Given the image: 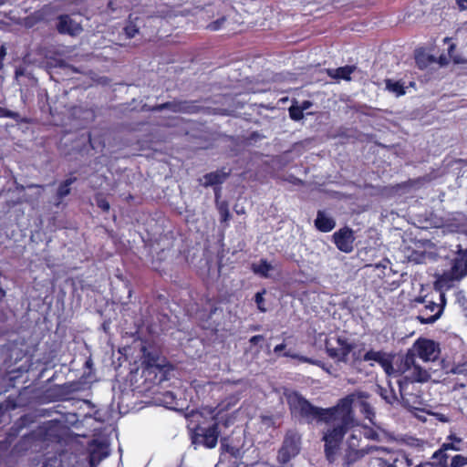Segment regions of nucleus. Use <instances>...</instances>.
Wrapping results in <instances>:
<instances>
[{
    "label": "nucleus",
    "instance_id": "nucleus-1",
    "mask_svg": "<svg viewBox=\"0 0 467 467\" xmlns=\"http://www.w3.org/2000/svg\"><path fill=\"white\" fill-rule=\"evenodd\" d=\"M369 395L364 391H355L337 400V404L329 408L315 406L298 391L285 394L286 402L293 418L307 424L326 423L331 424L324 432V451L327 459L333 457L345 435L354 427L358 426L353 405L360 400L363 406H368L366 400Z\"/></svg>",
    "mask_w": 467,
    "mask_h": 467
},
{
    "label": "nucleus",
    "instance_id": "nucleus-2",
    "mask_svg": "<svg viewBox=\"0 0 467 467\" xmlns=\"http://www.w3.org/2000/svg\"><path fill=\"white\" fill-rule=\"evenodd\" d=\"M337 347L335 348L332 347L328 341H326V352L329 358L338 362L346 363L348 359L349 354H351V364L353 366H358L364 362L361 352L364 349L365 344H361L362 348L355 350L356 344L349 342L346 337H337Z\"/></svg>",
    "mask_w": 467,
    "mask_h": 467
},
{
    "label": "nucleus",
    "instance_id": "nucleus-3",
    "mask_svg": "<svg viewBox=\"0 0 467 467\" xmlns=\"http://www.w3.org/2000/svg\"><path fill=\"white\" fill-rule=\"evenodd\" d=\"M220 434L221 430L217 421L213 422L208 427H202L197 424L191 429L192 442L201 444L208 449H213L217 445Z\"/></svg>",
    "mask_w": 467,
    "mask_h": 467
},
{
    "label": "nucleus",
    "instance_id": "nucleus-4",
    "mask_svg": "<svg viewBox=\"0 0 467 467\" xmlns=\"http://www.w3.org/2000/svg\"><path fill=\"white\" fill-rule=\"evenodd\" d=\"M378 467H411L413 462L402 451L383 450V454L375 458ZM414 467H424L422 462Z\"/></svg>",
    "mask_w": 467,
    "mask_h": 467
},
{
    "label": "nucleus",
    "instance_id": "nucleus-5",
    "mask_svg": "<svg viewBox=\"0 0 467 467\" xmlns=\"http://www.w3.org/2000/svg\"><path fill=\"white\" fill-rule=\"evenodd\" d=\"M301 438L292 431L286 432L282 446L278 451L277 461L281 464H286L300 451Z\"/></svg>",
    "mask_w": 467,
    "mask_h": 467
},
{
    "label": "nucleus",
    "instance_id": "nucleus-6",
    "mask_svg": "<svg viewBox=\"0 0 467 467\" xmlns=\"http://www.w3.org/2000/svg\"><path fill=\"white\" fill-rule=\"evenodd\" d=\"M399 385V392L400 403L410 409H414L416 405L420 404V390L417 389L415 383L407 379V378H400L397 381Z\"/></svg>",
    "mask_w": 467,
    "mask_h": 467
},
{
    "label": "nucleus",
    "instance_id": "nucleus-7",
    "mask_svg": "<svg viewBox=\"0 0 467 467\" xmlns=\"http://www.w3.org/2000/svg\"><path fill=\"white\" fill-rule=\"evenodd\" d=\"M36 434L42 441L59 443L62 441V426L58 420L44 422L36 431Z\"/></svg>",
    "mask_w": 467,
    "mask_h": 467
},
{
    "label": "nucleus",
    "instance_id": "nucleus-8",
    "mask_svg": "<svg viewBox=\"0 0 467 467\" xmlns=\"http://www.w3.org/2000/svg\"><path fill=\"white\" fill-rule=\"evenodd\" d=\"M364 361H375L388 376H398L399 372L393 367V357L382 350L370 348L363 355Z\"/></svg>",
    "mask_w": 467,
    "mask_h": 467
},
{
    "label": "nucleus",
    "instance_id": "nucleus-9",
    "mask_svg": "<svg viewBox=\"0 0 467 467\" xmlns=\"http://www.w3.org/2000/svg\"><path fill=\"white\" fill-rule=\"evenodd\" d=\"M171 369V366L167 363L150 365L149 368H142V377L146 382L152 385H160L168 379V375Z\"/></svg>",
    "mask_w": 467,
    "mask_h": 467
},
{
    "label": "nucleus",
    "instance_id": "nucleus-10",
    "mask_svg": "<svg viewBox=\"0 0 467 467\" xmlns=\"http://www.w3.org/2000/svg\"><path fill=\"white\" fill-rule=\"evenodd\" d=\"M441 305L440 306L435 302L429 301L424 308L420 311L417 319L420 324H432L441 317L445 305V296L443 294L441 295Z\"/></svg>",
    "mask_w": 467,
    "mask_h": 467
},
{
    "label": "nucleus",
    "instance_id": "nucleus-11",
    "mask_svg": "<svg viewBox=\"0 0 467 467\" xmlns=\"http://www.w3.org/2000/svg\"><path fill=\"white\" fill-rule=\"evenodd\" d=\"M332 238L335 245L339 251L346 254L353 251L355 236L351 228L348 226L340 228L333 234Z\"/></svg>",
    "mask_w": 467,
    "mask_h": 467
},
{
    "label": "nucleus",
    "instance_id": "nucleus-12",
    "mask_svg": "<svg viewBox=\"0 0 467 467\" xmlns=\"http://www.w3.org/2000/svg\"><path fill=\"white\" fill-rule=\"evenodd\" d=\"M56 28L61 35H68L70 36H76L80 34L83 30L80 24L73 20L69 15L63 14L57 17Z\"/></svg>",
    "mask_w": 467,
    "mask_h": 467
},
{
    "label": "nucleus",
    "instance_id": "nucleus-13",
    "mask_svg": "<svg viewBox=\"0 0 467 467\" xmlns=\"http://www.w3.org/2000/svg\"><path fill=\"white\" fill-rule=\"evenodd\" d=\"M141 367L149 368L150 365L167 363L166 358L161 355V350L152 344L143 345L141 348Z\"/></svg>",
    "mask_w": 467,
    "mask_h": 467
},
{
    "label": "nucleus",
    "instance_id": "nucleus-14",
    "mask_svg": "<svg viewBox=\"0 0 467 467\" xmlns=\"http://www.w3.org/2000/svg\"><path fill=\"white\" fill-rule=\"evenodd\" d=\"M455 256L452 259L451 274L453 277L461 279L467 275V248L461 244L456 245Z\"/></svg>",
    "mask_w": 467,
    "mask_h": 467
},
{
    "label": "nucleus",
    "instance_id": "nucleus-15",
    "mask_svg": "<svg viewBox=\"0 0 467 467\" xmlns=\"http://www.w3.org/2000/svg\"><path fill=\"white\" fill-rule=\"evenodd\" d=\"M413 348L417 353V356L424 361H430L435 359L437 355V344L427 338H419L413 345Z\"/></svg>",
    "mask_w": 467,
    "mask_h": 467
},
{
    "label": "nucleus",
    "instance_id": "nucleus-16",
    "mask_svg": "<svg viewBox=\"0 0 467 467\" xmlns=\"http://www.w3.org/2000/svg\"><path fill=\"white\" fill-rule=\"evenodd\" d=\"M373 449L374 447L372 446H366L364 448L347 447L342 457V465L344 467H350L361 461Z\"/></svg>",
    "mask_w": 467,
    "mask_h": 467
},
{
    "label": "nucleus",
    "instance_id": "nucleus-17",
    "mask_svg": "<svg viewBox=\"0 0 467 467\" xmlns=\"http://www.w3.org/2000/svg\"><path fill=\"white\" fill-rule=\"evenodd\" d=\"M108 456V446L104 442L93 441L92 447L88 453L89 466L97 467L99 463Z\"/></svg>",
    "mask_w": 467,
    "mask_h": 467
},
{
    "label": "nucleus",
    "instance_id": "nucleus-18",
    "mask_svg": "<svg viewBox=\"0 0 467 467\" xmlns=\"http://www.w3.org/2000/svg\"><path fill=\"white\" fill-rule=\"evenodd\" d=\"M377 393L389 405L393 406L400 401L399 396L389 380L387 382L386 386L377 385Z\"/></svg>",
    "mask_w": 467,
    "mask_h": 467
},
{
    "label": "nucleus",
    "instance_id": "nucleus-19",
    "mask_svg": "<svg viewBox=\"0 0 467 467\" xmlns=\"http://www.w3.org/2000/svg\"><path fill=\"white\" fill-rule=\"evenodd\" d=\"M316 228L322 233H328L336 226V221L331 216L326 214L324 211H317L315 220Z\"/></svg>",
    "mask_w": 467,
    "mask_h": 467
},
{
    "label": "nucleus",
    "instance_id": "nucleus-20",
    "mask_svg": "<svg viewBox=\"0 0 467 467\" xmlns=\"http://www.w3.org/2000/svg\"><path fill=\"white\" fill-rule=\"evenodd\" d=\"M400 376L401 378H407V379H410V381H412L413 383L427 382L431 378L430 373L419 365L414 366V368L409 370L407 374Z\"/></svg>",
    "mask_w": 467,
    "mask_h": 467
},
{
    "label": "nucleus",
    "instance_id": "nucleus-21",
    "mask_svg": "<svg viewBox=\"0 0 467 467\" xmlns=\"http://www.w3.org/2000/svg\"><path fill=\"white\" fill-rule=\"evenodd\" d=\"M77 182L76 177H69L60 182L56 192V206H59L65 197L70 194V186Z\"/></svg>",
    "mask_w": 467,
    "mask_h": 467
},
{
    "label": "nucleus",
    "instance_id": "nucleus-22",
    "mask_svg": "<svg viewBox=\"0 0 467 467\" xmlns=\"http://www.w3.org/2000/svg\"><path fill=\"white\" fill-rule=\"evenodd\" d=\"M230 172H224L223 171H215L209 173H206L203 178L205 180L203 186H218L225 182V180L229 177Z\"/></svg>",
    "mask_w": 467,
    "mask_h": 467
},
{
    "label": "nucleus",
    "instance_id": "nucleus-23",
    "mask_svg": "<svg viewBox=\"0 0 467 467\" xmlns=\"http://www.w3.org/2000/svg\"><path fill=\"white\" fill-rule=\"evenodd\" d=\"M448 458L446 451L440 448L432 455V459L436 462H425L422 464L424 467H448Z\"/></svg>",
    "mask_w": 467,
    "mask_h": 467
},
{
    "label": "nucleus",
    "instance_id": "nucleus-24",
    "mask_svg": "<svg viewBox=\"0 0 467 467\" xmlns=\"http://www.w3.org/2000/svg\"><path fill=\"white\" fill-rule=\"evenodd\" d=\"M197 101L178 99L179 113L197 114L202 110V107L196 104Z\"/></svg>",
    "mask_w": 467,
    "mask_h": 467
},
{
    "label": "nucleus",
    "instance_id": "nucleus-25",
    "mask_svg": "<svg viewBox=\"0 0 467 467\" xmlns=\"http://www.w3.org/2000/svg\"><path fill=\"white\" fill-rule=\"evenodd\" d=\"M386 89L394 93L397 97L406 94V88L401 80L385 79Z\"/></svg>",
    "mask_w": 467,
    "mask_h": 467
},
{
    "label": "nucleus",
    "instance_id": "nucleus-26",
    "mask_svg": "<svg viewBox=\"0 0 467 467\" xmlns=\"http://www.w3.org/2000/svg\"><path fill=\"white\" fill-rule=\"evenodd\" d=\"M271 264L266 259H261L258 264H253L251 266L252 271L255 275H259L262 277H268L269 271L272 270Z\"/></svg>",
    "mask_w": 467,
    "mask_h": 467
},
{
    "label": "nucleus",
    "instance_id": "nucleus-27",
    "mask_svg": "<svg viewBox=\"0 0 467 467\" xmlns=\"http://www.w3.org/2000/svg\"><path fill=\"white\" fill-rule=\"evenodd\" d=\"M213 300L212 299H208L207 303L209 305H211V307L209 309V312L208 314L206 315V318H205V321L208 323L207 325L203 326L204 328H215L218 324L215 323V322H211V319L213 318V315L217 314L218 312L219 313H222L223 312V308L218 306L217 305L215 304H212Z\"/></svg>",
    "mask_w": 467,
    "mask_h": 467
},
{
    "label": "nucleus",
    "instance_id": "nucleus-28",
    "mask_svg": "<svg viewBox=\"0 0 467 467\" xmlns=\"http://www.w3.org/2000/svg\"><path fill=\"white\" fill-rule=\"evenodd\" d=\"M217 210L220 215V222L222 223H226L232 218V215L229 211V205L226 201L217 202H216Z\"/></svg>",
    "mask_w": 467,
    "mask_h": 467
},
{
    "label": "nucleus",
    "instance_id": "nucleus-29",
    "mask_svg": "<svg viewBox=\"0 0 467 467\" xmlns=\"http://www.w3.org/2000/svg\"><path fill=\"white\" fill-rule=\"evenodd\" d=\"M356 67L355 66H344L337 67L335 70V74L333 75V78L344 79V80H350L351 79V74L355 71Z\"/></svg>",
    "mask_w": 467,
    "mask_h": 467
},
{
    "label": "nucleus",
    "instance_id": "nucleus-30",
    "mask_svg": "<svg viewBox=\"0 0 467 467\" xmlns=\"http://www.w3.org/2000/svg\"><path fill=\"white\" fill-rule=\"evenodd\" d=\"M416 351L414 349H409L407 353L405 354L402 365L404 368V372H408L414 366H417L416 364Z\"/></svg>",
    "mask_w": 467,
    "mask_h": 467
},
{
    "label": "nucleus",
    "instance_id": "nucleus-31",
    "mask_svg": "<svg viewBox=\"0 0 467 467\" xmlns=\"http://www.w3.org/2000/svg\"><path fill=\"white\" fill-rule=\"evenodd\" d=\"M42 467H63L61 454L53 453L51 455H46Z\"/></svg>",
    "mask_w": 467,
    "mask_h": 467
},
{
    "label": "nucleus",
    "instance_id": "nucleus-32",
    "mask_svg": "<svg viewBox=\"0 0 467 467\" xmlns=\"http://www.w3.org/2000/svg\"><path fill=\"white\" fill-rule=\"evenodd\" d=\"M164 109H168L173 113H179L178 99H173L171 101L157 104L152 108L153 111H162Z\"/></svg>",
    "mask_w": 467,
    "mask_h": 467
},
{
    "label": "nucleus",
    "instance_id": "nucleus-33",
    "mask_svg": "<svg viewBox=\"0 0 467 467\" xmlns=\"http://www.w3.org/2000/svg\"><path fill=\"white\" fill-rule=\"evenodd\" d=\"M95 201L97 206L101 209L103 212L108 213L110 209V204L107 199V197L102 192H97L95 194Z\"/></svg>",
    "mask_w": 467,
    "mask_h": 467
},
{
    "label": "nucleus",
    "instance_id": "nucleus-34",
    "mask_svg": "<svg viewBox=\"0 0 467 467\" xmlns=\"http://www.w3.org/2000/svg\"><path fill=\"white\" fill-rule=\"evenodd\" d=\"M266 294V290L265 288H263L261 291L257 292L255 295H254V302L256 304V306H257V309L262 312V313H265L266 312V307H265V295Z\"/></svg>",
    "mask_w": 467,
    "mask_h": 467
},
{
    "label": "nucleus",
    "instance_id": "nucleus-35",
    "mask_svg": "<svg viewBox=\"0 0 467 467\" xmlns=\"http://www.w3.org/2000/svg\"><path fill=\"white\" fill-rule=\"evenodd\" d=\"M456 48V45L451 43L448 47V55L451 58L452 62L456 65L466 64L467 60L461 56H453L452 53Z\"/></svg>",
    "mask_w": 467,
    "mask_h": 467
},
{
    "label": "nucleus",
    "instance_id": "nucleus-36",
    "mask_svg": "<svg viewBox=\"0 0 467 467\" xmlns=\"http://www.w3.org/2000/svg\"><path fill=\"white\" fill-rule=\"evenodd\" d=\"M364 438H366L367 440H370V441H379V432L374 430L373 428H370V427H365L363 429V431L361 433Z\"/></svg>",
    "mask_w": 467,
    "mask_h": 467
},
{
    "label": "nucleus",
    "instance_id": "nucleus-37",
    "mask_svg": "<svg viewBox=\"0 0 467 467\" xmlns=\"http://www.w3.org/2000/svg\"><path fill=\"white\" fill-rule=\"evenodd\" d=\"M360 441H361V432L359 434H357L356 431H353L347 441V447H356V448H361L360 447Z\"/></svg>",
    "mask_w": 467,
    "mask_h": 467
},
{
    "label": "nucleus",
    "instance_id": "nucleus-38",
    "mask_svg": "<svg viewBox=\"0 0 467 467\" xmlns=\"http://www.w3.org/2000/svg\"><path fill=\"white\" fill-rule=\"evenodd\" d=\"M226 21V17L225 16H222L211 23H209L207 26H206V29L210 30V31H218L220 30L223 24L225 23Z\"/></svg>",
    "mask_w": 467,
    "mask_h": 467
},
{
    "label": "nucleus",
    "instance_id": "nucleus-39",
    "mask_svg": "<svg viewBox=\"0 0 467 467\" xmlns=\"http://www.w3.org/2000/svg\"><path fill=\"white\" fill-rule=\"evenodd\" d=\"M303 108L292 106L289 108V116L293 120H300L303 119Z\"/></svg>",
    "mask_w": 467,
    "mask_h": 467
},
{
    "label": "nucleus",
    "instance_id": "nucleus-40",
    "mask_svg": "<svg viewBox=\"0 0 467 467\" xmlns=\"http://www.w3.org/2000/svg\"><path fill=\"white\" fill-rule=\"evenodd\" d=\"M467 464V457L457 454L451 458V467H462Z\"/></svg>",
    "mask_w": 467,
    "mask_h": 467
},
{
    "label": "nucleus",
    "instance_id": "nucleus-41",
    "mask_svg": "<svg viewBox=\"0 0 467 467\" xmlns=\"http://www.w3.org/2000/svg\"><path fill=\"white\" fill-rule=\"evenodd\" d=\"M19 117L20 115L18 112L12 111L8 109L0 107V118H10L15 120H17Z\"/></svg>",
    "mask_w": 467,
    "mask_h": 467
},
{
    "label": "nucleus",
    "instance_id": "nucleus-42",
    "mask_svg": "<svg viewBox=\"0 0 467 467\" xmlns=\"http://www.w3.org/2000/svg\"><path fill=\"white\" fill-rule=\"evenodd\" d=\"M27 423V417L22 416L20 417L14 424V426L11 428V430L15 431V434H18L19 431L26 425Z\"/></svg>",
    "mask_w": 467,
    "mask_h": 467
},
{
    "label": "nucleus",
    "instance_id": "nucleus-43",
    "mask_svg": "<svg viewBox=\"0 0 467 467\" xmlns=\"http://www.w3.org/2000/svg\"><path fill=\"white\" fill-rule=\"evenodd\" d=\"M4 406H5V410H15V409L20 407L21 404L17 401L16 398H12L11 396H9L5 400Z\"/></svg>",
    "mask_w": 467,
    "mask_h": 467
},
{
    "label": "nucleus",
    "instance_id": "nucleus-44",
    "mask_svg": "<svg viewBox=\"0 0 467 467\" xmlns=\"http://www.w3.org/2000/svg\"><path fill=\"white\" fill-rule=\"evenodd\" d=\"M125 34L128 38H132L139 32L135 25H129L124 28Z\"/></svg>",
    "mask_w": 467,
    "mask_h": 467
},
{
    "label": "nucleus",
    "instance_id": "nucleus-45",
    "mask_svg": "<svg viewBox=\"0 0 467 467\" xmlns=\"http://www.w3.org/2000/svg\"><path fill=\"white\" fill-rule=\"evenodd\" d=\"M265 340V337L263 335H255V336H253L250 339H249V342L252 344V345H257L258 343L262 342Z\"/></svg>",
    "mask_w": 467,
    "mask_h": 467
},
{
    "label": "nucleus",
    "instance_id": "nucleus-46",
    "mask_svg": "<svg viewBox=\"0 0 467 467\" xmlns=\"http://www.w3.org/2000/svg\"><path fill=\"white\" fill-rule=\"evenodd\" d=\"M441 448L445 451H447L448 450L459 451V448L455 446L452 442L443 443Z\"/></svg>",
    "mask_w": 467,
    "mask_h": 467
},
{
    "label": "nucleus",
    "instance_id": "nucleus-47",
    "mask_svg": "<svg viewBox=\"0 0 467 467\" xmlns=\"http://www.w3.org/2000/svg\"><path fill=\"white\" fill-rule=\"evenodd\" d=\"M456 4L461 11L467 10V0H456Z\"/></svg>",
    "mask_w": 467,
    "mask_h": 467
},
{
    "label": "nucleus",
    "instance_id": "nucleus-48",
    "mask_svg": "<svg viewBox=\"0 0 467 467\" xmlns=\"http://www.w3.org/2000/svg\"><path fill=\"white\" fill-rule=\"evenodd\" d=\"M285 343H281V344H278L274 348V352L276 354V355H280L281 352L285 348Z\"/></svg>",
    "mask_w": 467,
    "mask_h": 467
},
{
    "label": "nucleus",
    "instance_id": "nucleus-49",
    "mask_svg": "<svg viewBox=\"0 0 467 467\" xmlns=\"http://www.w3.org/2000/svg\"><path fill=\"white\" fill-rule=\"evenodd\" d=\"M224 441H225V439L222 440V443H221L222 447L225 448L226 451L232 452L233 448L230 447L228 444H225Z\"/></svg>",
    "mask_w": 467,
    "mask_h": 467
},
{
    "label": "nucleus",
    "instance_id": "nucleus-50",
    "mask_svg": "<svg viewBox=\"0 0 467 467\" xmlns=\"http://www.w3.org/2000/svg\"><path fill=\"white\" fill-rule=\"evenodd\" d=\"M6 448V441H0V450H4Z\"/></svg>",
    "mask_w": 467,
    "mask_h": 467
},
{
    "label": "nucleus",
    "instance_id": "nucleus-51",
    "mask_svg": "<svg viewBox=\"0 0 467 467\" xmlns=\"http://www.w3.org/2000/svg\"><path fill=\"white\" fill-rule=\"evenodd\" d=\"M440 62H441V64H446V63H447V61H446V57H442V56H441V57H440Z\"/></svg>",
    "mask_w": 467,
    "mask_h": 467
},
{
    "label": "nucleus",
    "instance_id": "nucleus-52",
    "mask_svg": "<svg viewBox=\"0 0 467 467\" xmlns=\"http://www.w3.org/2000/svg\"><path fill=\"white\" fill-rule=\"evenodd\" d=\"M0 296H5V291L2 287H0Z\"/></svg>",
    "mask_w": 467,
    "mask_h": 467
},
{
    "label": "nucleus",
    "instance_id": "nucleus-53",
    "mask_svg": "<svg viewBox=\"0 0 467 467\" xmlns=\"http://www.w3.org/2000/svg\"><path fill=\"white\" fill-rule=\"evenodd\" d=\"M283 356H284V357H292V358L294 357L292 354H290V352H285V353L283 354Z\"/></svg>",
    "mask_w": 467,
    "mask_h": 467
},
{
    "label": "nucleus",
    "instance_id": "nucleus-54",
    "mask_svg": "<svg viewBox=\"0 0 467 467\" xmlns=\"http://www.w3.org/2000/svg\"><path fill=\"white\" fill-rule=\"evenodd\" d=\"M450 439H453L454 441H456L457 442H461V439L460 438H456V437H452V436H450L449 437Z\"/></svg>",
    "mask_w": 467,
    "mask_h": 467
},
{
    "label": "nucleus",
    "instance_id": "nucleus-55",
    "mask_svg": "<svg viewBox=\"0 0 467 467\" xmlns=\"http://www.w3.org/2000/svg\"><path fill=\"white\" fill-rule=\"evenodd\" d=\"M5 47H2L0 48V55H5Z\"/></svg>",
    "mask_w": 467,
    "mask_h": 467
},
{
    "label": "nucleus",
    "instance_id": "nucleus-56",
    "mask_svg": "<svg viewBox=\"0 0 467 467\" xmlns=\"http://www.w3.org/2000/svg\"><path fill=\"white\" fill-rule=\"evenodd\" d=\"M220 196V189H218V191H215V197L216 199H218Z\"/></svg>",
    "mask_w": 467,
    "mask_h": 467
},
{
    "label": "nucleus",
    "instance_id": "nucleus-57",
    "mask_svg": "<svg viewBox=\"0 0 467 467\" xmlns=\"http://www.w3.org/2000/svg\"><path fill=\"white\" fill-rule=\"evenodd\" d=\"M165 396H169V397H171V398H173L172 394H171V392H169V391H168V392H166Z\"/></svg>",
    "mask_w": 467,
    "mask_h": 467
},
{
    "label": "nucleus",
    "instance_id": "nucleus-58",
    "mask_svg": "<svg viewBox=\"0 0 467 467\" xmlns=\"http://www.w3.org/2000/svg\"><path fill=\"white\" fill-rule=\"evenodd\" d=\"M449 41H451V38H450V37H445V38H444V42H449Z\"/></svg>",
    "mask_w": 467,
    "mask_h": 467
},
{
    "label": "nucleus",
    "instance_id": "nucleus-59",
    "mask_svg": "<svg viewBox=\"0 0 467 467\" xmlns=\"http://www.w3.org/2000/svg\"><path fill=\"white\" fill-rule=\"evenodd\" d=\"M418 301L419 302H424L425 300H424V298H419Z\"/></svg>",
    "mask_w": 467,
    "mask_h": 467
},
{
    "label": "nucleus",
    "instance_id": "nucleus-60",
    "mask_svg": "<svg viewBox=\"0 0 467 467\" xmlns=\"http://www.w3.org/2000/svg\"><path fill=\"white\" fill-rule=\"evenodd\" d=\"M305 361L312 363V361L309 358H305Z\"/></svg>",
    "mask_w": 467,
    "mask_h": 467
}]
</instances>
